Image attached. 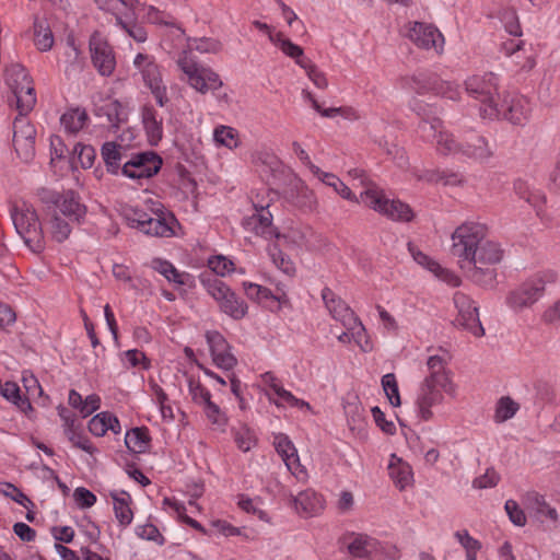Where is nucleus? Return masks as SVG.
Instances as JSON below:
<instances>
[{"instance_id": "obj_1", "label": "nucleus", "mask_w": 560, "mask_h": 560, "mask_svg": "<svg viewBox=\"0 0 560 560\" xmlns=\"http://www.w3.org/2000/svg\"><path fill=\"white\" fill-rule=\"evenodd\" d=\"M452 255L464 275L478 285L492 288L497 280L495 265L503 259L501 245L488 237V226L465 221L451 235Z\"/></svg>"}, {"instance_id": "obj_2", "label": "nucleus", "mask_w": 560, "mask_h": 560, "mask_svg": "<svg viewBox=\"0 0 560 560\" xmlns=\"http://www.w3.org/2000/svg\"><path fill=\"white\" fill-rule=\"evenodd\" d=\"M95 3L100 10L110 14L115 25L137 43H144L148 39L143 22L166 26L177 40H182L185 36L172 15L151 4L139 0H95Z\"/></svg>"}, {"instance_id": "obj_3", "label": "nucleus", "mask_w": 560, "mask_h": 560, "mask_svg": "<svg viewBox=\"0 0 560 560\" xmlns=\"http://www.w3.org/2000/svg\"><path fill=\"white\" fill-rule=\"evenodd\" d=\"M120 214L128 226L150 236L171 237L177 223L173 213L152 199L145 200L142 205H122Z\"/></svg>"}, {"instance_id": "obj_4", "label": "nucleus", "mask_w": 560, "mask_h": 560, "mask_svg": "<svg viewBox=\"0 0 560 560\" xmlns=\"http://www.w3.org/2000/svg\"><path fill=\"white\" fill-rule=\"evenodd\" d=\"M557 280L558 273L552 269L538 271L511 290L505 298V304L515 313L530 308L542 299L546 285L555 283Z\"/></svg>"}, {"instance_id": "obj_5", "label": "nucleus", "mask_w": 560, "mask_h": 560, "mask_svg": "<svg viewBox=\"0 0 560 560\" xmlns=\"http://www.w3.org/2000/svg\"><path fill=\"white\" fill-rule=\"evenodd\" d=\"M465 90L475 101L479 102L482 118L493 120L498 116L497 104L503 92L500 91V79L493 72L474 74L466 79Z\"/></svg>"}, {"instance_id": "obj_6", "label": "nucleus", "mask_w": 560, "mask_h": 560, "mask_svg": "<svg viewBox=\"0 0 560 560\" xmlns=\"http://www.w3.org/2000/svg\"><path fill=\"white\" fill-rule=\"evenodd\" d=\"M10 214L18 234L33 253L45 248V234L35 208L25 201L14 203Z\"/></svg>"}, {"instance_id": "obj_7", "label": "nucleus", "mask_w": 560, "mask_h": 560, "mask_svg": "<svg viewBox=\"0 0 560 560\" xmlns=\"http://www.w3.org/2000/svg\"><path fill=\"white\" fill-rule=\"evenodd\" d=\"M176 63L183 73L180 80L200 94L215 92L223 85L220 75L211 67L198 62L187 51L179 55Z\"/></svg>"}, {"instance_id": "obj_8", "label": "nucleus", "mask_w": 560, "mask_h": 560, "mask_svg": "<svg viewBox=\"0 0 560 560\" xmlns=\"http://www.w3.org/2000/svg\"><path fill=\"white\" fill-rule=\"evenodd\" d=\"M446 398L450 396L440 384L421 381L413 402L416 417L423 422L434 420L443 409Z\"/></svg>"}, {"instance_id": "obj_9", "label": "nucleus", "mask_w": 560, "mask_h": 560, "mask_svg": "<svg viewBox=\"0 0 560 560\" xmlns=\"http://www.w3.org/2000/svg\"><path fill=\"white\" fill-rule=\"evenodd\" d=\"M5 80L12 91L19 115H27L36 103L33 81L21 65H12L5 70Z\"/></svg>"}, {"instance_id": "obj_10", "label": "nucleus", "mask_w": 560, "mask_h": 560, "mask_svg": "<svg viewBox=\"0 0 560 560\" xmlns=\"http://www.w3.org/2000/svg\"><path fill=\"white\" fill-rule=\"evenodd\" d=\"M202 283L208 294L218 303L221 312L233 319H242L246 316L248 311L247 304L224 281L217 277H205L202 278Z\"/></svg>"}, {"instance_id": "obj_11", "label": "nucleus", "mask_w": 560, "mask_h": 560, "mask_svg": "<svg viewBox=\"0 0 560 560\" xmlns=\"http://www.w3.org/2000/svg\"><path fill=\"white\" fill-rule=\"evenodd\" d=\"M133 67L141 75L143 84L150 90L156 104L164 107L168 103L167 88L163 82L161 67L155 58L148 54L139 52L133 59Z\"/></svg>"}, {"instance_id": "obj_12", "label": "nucleus", "mask_w": 560, "mask_h": 560, "mask_svg": "<svg viewBox=\"0 0 560 560\" xmlns=\"http://www.w3.org/2000/svg\"><path fill=\"white\" fill-rule=\"evenodd\" d=\"M419 136L429 142H434L439 153L444 155H458L462 150V142H457L454 136L444 129L440 118L432 121L424 120L418 126Z\"/></svg>"}, {"instance_id": "obj_13", "label": "nucleus", "mask_w": 560, "mask_h": 560, "mask_svg": "<svg viewBox=\"0 0 560 560\" xmlns=\"http://www.w3.org/2000/svg\"><path fill=\"white\" fill-rule=\"evenodd\" d=\"M450 359L447 351L430 355L427 360L428 374L422 381L440 384L450 398L454 399L457 397L458 386L453 380L452 371L447 368Z\"/></svg>"}, {"instance_id": "obj_14", "label": "nucleus", "mask_w": 560, "mask_h": 560, "mask_svg": "<svg viewBox=\"0 0 560 560\" xmlns=\"http://www.w3.org/2000/svg\"><path fill=\"white\" fill-rule=\"evenodd\" d=\"M453 300L457 310V316L454 319L455 326L469 331L475 337L483 336L485 329L480 323L478 307L475 302L463 292H456Z\"/></svg>"}, {"instance_id": "obj_15", "label": "nucleus", "mask_w": 560, "mask_h": 560, "mask_svg": "<svg viewBox=\"0 0 560 560\" xmlns=\"http://www.w3.org/2000/svg\"><path fill=\"white\" fill-rule=\"evenodd\" d=\"M92 63L101 75H110L116 68V57L106 36L95 31L89 43Z\"/></svg>"}, {"instance_id": "obj_16", "label": "nucleus", "mask_w": 560, "mask_h": 560, "mask_svg": "<svg viewBox=\"0 0 560 560\" xmlns=\"http://www.w3.org/2000/svg\"><path fill=\"white\" fill-rule=\"evenodd\" d=\"M269 205H256V212L244 219V228L265 240L288 241L289 234L279 233L272 225V214L268 211Z\"/></svg>"}, {"instance_id": "obj_17", "label": "nucleus", "mask_w": 560, "mask_h": 560, "mask_svg": "<svg viewBox=\"0 0 560 560\" xmlns=\"http://www.w3.org/2000/svg\"><path fill=\"white\" fill-rule=\"evenodd\" d=\"M20 115L13 122V147L24 163H30L35 156L36 129L27 119Z\"/></svg>"}, {"instance_id": "obj_18", "label": "nucleus", "mask_w": 560, "mask_h": 560, "mask_svg": "<svg viewBox=\"0 0 560 560\" xmlns=\"http://www.w3.org/2000/svg\"><path fill=\"white\" fill-rule=\"evenodd\" d=\"M407 36L419 48L442 54L445 38L438 27L423 22L409 24Z\"/></svg>"}, {"instance_id": "obj_19", "label": "nucleus", "mask_w": 560, "mask_h": 560, "mask_svg": "<svg viewBox=\"0 0 560 560\" xmlns=\"http://www.w3.org/2000/svg\"><path fill=\"white\" fill-rule=\"evenodd\" d=\"M162 159L154 152L135 154L122 166V174L135 180L148 179L158 174Z\"/></svg>"}, {"instance_id": "obj_20", "label": "nucleus", "mask_w": 560, "mask_h": 560, "mask_svg": "<svg viewBox=\"0 0 560 560\" xmlns=\"http://www.w3.org/2000/svg\"><path fill=\"white\" fill-rule=\"evenodd\" d=\"M260 378L262 385L266 387V396L277 407L290 406L301 410H312L307 401L299 399L291 392L287 390L271 372L264 373Z\"/></svg>"}, {"instance_id": "obj_21", "label": "nucleus", "mask_w": 560, "mask_h": 560, "mask_svg": "<svg viewBox=\"0 0 560 560\" xmlns=\"http://www.w3.org/2000/svg\"><path fill=\"white\" fill-rule=\"evenodd\" d=\"M409 88L417 94L433 92L435 95L446 97L452 101L459 98V85L452 81H444L438 78L427 79L423 75L412 77L409 80Z\"/></svg>"}, {"instance_id": "obj_22", "label": "nucleus", "mask_w": 560, "mask_h": 560, "mask_svg": "<svg viewBox=\"0 0 560 560\" xmlns=\"http://www.w3.org/2000/svg\"><path fill=\"white\" fill-rule=\"evenodd\" d=\"M498 116L494 119H505L514 125H522L528 119L529 105L523 96L510 95L503 92L501 101L497 104Z\"/></svg>"}, {"instance_id": "obj_23", "label": "nucleus", "mask_w": 560, "mask_h": 560, "mask_svg": "<svg viewBox=\"0 0 560 560\" xmlns=\"http://www.w3.org/2000/svg\"><path fill=\"white\" fill-rule=\"evenodd\" d=\"M273 445L277 453L284 462L288 470L298 480H305L307 471L305 467L301 465L298 451L289 436L283 433L276 434L273 438Z\"/></svg>"}, {"instance_id": "obj_24", "label": "nucleus", "mask_w": 560, "mask_h": 560, "mask_svg": "<svg viewBox=\"0 0 560 560\" xmlns=\"http://www.w3.org/2000/svg\"><path fill=\"white\" fill-rule=\"evenodd\" d=\"M206 340L210 349L213 363L222 370H232L236 363V358L231 353L230 346L224 337L218 331H207Z\"/></svg>"}, {"instance_id": "obj_25", "label": "nucleus", "mask_w": 560, "mask_h": 560, "mask_svg": "<svg viewBox=\"0 0 560 560\" xmlns=\"http://www.w3.org/2000/svg\"><path fill=\"white\" fill-rule=\"evenodd\" d=\"M289 240L285 241H276L270 243L267 247L268 255L270 256L273 265L282 271L284 275L293 277L295 275V265L294 262L281 250L280 246L283 244H299L303 236L296 232H290Z\"/></svg>"}, {"instance_id": "obj_26", "label": "nucleus", "mask_w": 560, "mask_h": 560, "mask_svg": "<svg viewBox=\"0 0 560 560\" xmlns=\"http://www.w3.org/2000/svg\"><path fill=\"white\" fill-rule=\"evenodd\" d=\"M409 250L415 261L434 275L439 280L451 287H458L460 284V279L454 271L442 267L436 260L420 250H415L412 247H409Z\"/></svg>"}, {"instance_id": "obj_27", "label": "nucleus", "mask_w": 560, "mask_h": 560, "mask_svg": "<svg viewBox=\"0 0 560 560\" xmlns=\"http://www.w3.org/2000/svg\"><path fill=\"white\" fill-rule=\"evenodd\" d=\"M409 250L415 261L434 275L439 280L451 287H458L460 284V279L454 271L442 267L436 260L420 250H415L412 247H409Z\"/></svg>"}, {"instance_id": "obj_28", "label": "nucleus", "mask_w": 560, "mask_h": 560, "mask_svg": "<svg viewBox=\"0 0 560 560\" xmlns=\"http://www.w3.org/2000/svg\"><path fill=\"white\" fill-rule=\"evenodd\" d=\"M50 211H58L60 217L79 224L86 214V207L74 191L68 190L61 194L56 207Z\"/></svg>"}, {"instance_id": "obj_29", "label": "nucleus", "mask_w": 560, "mask_h": 560, "mask_svg": "<svg viewBox=\"0 0 560 560\" xmlns=\"http://www.w3.org/2000/svg\"><path fill=\"white\" fill-rule=\"evenodd\" d=\"M322 299L334 319L340 322L342 326L349 325L350 322L353 323V318L357 315L331 289L325 287L322 290Z\"/></svg>"}, {"instance_id": "obj_30", "label": "nucleus", "mask_w": 560, "mask_h": 560, "mask_svg": "<svg viewBox=\"0 0 560 560\" xmlns=\"http://www.w3.org/2000/svg\"><path fill=\"white\" fill-rule=\"evenodd\" d=\"M459 154L476 162L485 163L492 158L493 151L486 138L477 133H471L462 142Z\"/></svg>"}, {"instance_id": "obj_31", "label": "nucleus", "mask_w": 560, "mask_h": 560, "mask_svg": "<svg viewBox=\"0 0 560 560\" xmlns=\"http://www.w3.org/2000/svg\"><path fill=\"white\" fill-rule=\"evenodd\" d=\"M358 199V203H363L365 207L384 215L390 198L376 183L363 180V190Z\"/></svg>"}, {"instance_id": "obj_32", "label": "nucleus", "mask_w": 560, "mask_h": 560, "mask_svg": "<svg viewBox=\"0 0 560 560\" xmlns=\"http://www.w3.org/2000/svg\"><path fill=\"white\" fill-rule=\"evenodd\" d=\"M112 499L115 518L121 527L129 526L133 521L132 498L124 490H113L109 492Z\"/></svg>"}, {"instance_id": "obj_33", "label": "nucleus", "mask_w": 560, "mask_h": 560, "mask_svg": "<svg viewBox=\"0 0 560 560\" xmlns=\"http://www.w3.org/2000/svg\"><path fill=\"white\" fill-rule=\"evenodd\" d=\"M349 553L355 558H372L380 549V542L365 534H352L347 538Z\"/></svg>"}, {"instance_id": "obj_34", "label": "nucleus", "mask_w": 560, "mask_h": 560, "mask_svg": "<svg viewBox=\"0 0 560 560\" xmlns=\"http://www.w3.org/2000/svg\"><path fill=\"white\" fill-rule=\"evenodd\" d=\"M526 508L528 512L540 523L556 525L558 522V513L555 508L550 506L545 498L538 493H530L526 498Z\"/></svg>"}, {"instance_id": "obj_35", "label": "nucleus", "mask_w": 560, "mask_h": 560, "mask_svg": "<svg viewBox=\"0 0 560 560\" xmlns=\"http://www.w3.org/2000/svg\"><path fill=\"white\" fill-rule=\"evenodd\" d=\"M253 26L257 28L259 32L266 34L269 40L278 47L285 56L288 57H296L302 54V47L291 42L288 37L284 36L281 32H276L268 24L254 21Z\"/></svg>"}, {"instance_id": "obj_36", "label": "nucleus", "mask_w": 560, "mask_h": 560, "mask_svg": "<svg viewBox=\"0 0 560 560\" xmlns=\"http://www.w3.org/2000/svg\"><path fill=\"white\" fill-rule=\"evenodd\" d=\"M142 124L151 145H156L163 138V120L153 106L145 105L141 110Z\"/></svg>"}, {"instance_id": "obj_37", "label": "nucleus", "mask_w": 560, "mask_h": 560, "mask_svg": "<svg viewBox=\"0 0 560 560\" xmlns=\"http://www.w3.org/2000/svg\"><path fill=\"white\" fill-rule=\"evenodd\" d=\"M88 429L91 434L97 438L104 436L108 431L114 434H119L121 432V425L118 418L109 411H102L95 415L89 421Z\"/></svg>"}, {"instance_id": "obj_38", "label": "nucleus", "mask_w": 560, "mask_h": 560, "mask_svg": "<svg viewBox=\"0 0 560 560\" xmlns=\"http://www.w3.org/2000/svg\"><path fill=\"white\" fill-rule=\"evenodd\" d=\"M389 477L399 490H405L413 481L411 466L396 454H392L388 463Z\"/></svg>"}, {"instance_id": "obj_39", "label": "nucleus", "mask_w": 560, "mask_h": 560, "mask_svg": "<svg viewBox=\"0 0 560 560\" xmlns=\"http://www.w3.org/2000/svg\"><path fill=\"white\" fill-rule=\"evenodd\" d=\"M73 224H77L73 221L68 220L67 218L60 217L58 211H48L47 220H46V230L47 234L55 242L62 243L65 242L71 231Z\"/></svg>"}, {"instance_id": "obj_40", "label": "nucleus", "mask_w": 560, "mask_h": 560, "mask_svg": "<svg viewBox=\"0 0 560 560\" xmlns=\"http://www.w3.org/2000/svg\"><path fill=\"white\" fill-rule=\"evenodd\" d=\"M294 505L300 514L313 516L324 509V499L314 490L307 489L294 498Z\"/></svg>"}, {"instance_id": "obj_41", "label": "nucleus", "mask_w": 560, "mask_h": 560, "mask_svg": "<svg viewBox=\"0 0 560 560\" xmlns=\"http://www.w3.org/2000/svg\"><path fill=\"white\" fill-rule=\"evenodd\" d=\"M314 171L315 177L326 186L331 187L341 198L348 201L359 202L355 194L337 175L324 172L320 168H314Z\"/></svg>"}, {"instance_id": "obj_42", "label": "nucleus", "mask_w": 560, "mask_h": 560, "mask_svg": "<svg viewBox=\"0 0 560 560\" xmlns=\"http://www.w3.org/2000/svg\"><path fill=\"white\" fill-rule=\"evenodd\" d=\"M150 268L162 275L167 281L176 284L185 285L188 283L190 275L187 272L178 271L175 266L162 258H153L150 264Z\"/></svg>"}, {"instance_id": "obj_43", "label": "nucleus", "mask_w": 560, "mask_h": 560, "mask_svg": "<svg viewBox=\"0 0 560 560\" xmlns=\"http://www.w3.org/2000/svg\"><path fill=\"white\" fill-rule=\"evenodd\" d=\"M151 438L145 427L133 428L127 431L125 435V444L129 451L136 454L147 452L150 446Z\"/></svg>"}, {"instance_id": "obj_44", "label": "nucleus", "mask_w": 560, "mask_h": 560, "mask_svg": "<svg viewBox=\"0 0 560 560\" xmlns=\"http://www.w3.org/2000/svg\"><path fill=\"white\" fill-rule=\"evenodd\" d=\"M162 506H163V510L168 512L171 515L176 516L179 521L187 524L191 528H194L202 534L207 533L205 527L199 522H197L196 520L191 518L190 516H188L186 514L185 505L182 502L177 501L176 499L164 498V500L162 502Z\"/></svg>"}, {"instance_id": "obj_45", "label": "nucleus", "mask_w": 560, "mask_h": 560, "mask_svg": "<svg viewBox=\"0 0 560 560\" xmlns=\"http://www.w3.org/2000/svg\"><path fill=\"white\" fill-rule=\"evenodd\" d=\"M95 113L97 116H106L108 122L114 127H118L126 118L124 106L113 98H107L102 105L96 106Z\"/></svg>"}, {"instance_id": "obj_46", "label": "nucleus", "mask_w": 560, "mask_h": 560, "mask_svg": "<svg viewBox=\"0 0 560 560\" xmlns=\"http://www.w3.org/2000/svg\"><path fill=\"white\" fill-rule=\"evenodd\" d=\"M88 114L81 108H70L60 117V124L69 133L79 132L88 122Z\"/></svg>"}, {"instance_id": "obj_47", "label": "nucleus", "mask_w": 560, "mask_h": 560, "mask_svg": "<svg viewBox=\"0 0 560 560\" xmlns=\"http://www.w3.org/2000/svg\"><path fill=\"white\" fill-rule=\"evenodd\" d=\"M65 434L74 447L80 448L90 455H94L98 452L97 447L93 445L90 439L75 428L74 421L67 420Z\"/></svg>"}, {"instance_id": "obj_48", "label": "nucleus", "mask_w": 560, "mask_h": 560, "mask_svg": "<svg viewBox=\"0 0 560 560\" xmlns=\"http://www.w3.org/2000/svg\"><path fill=\"white\" fill-rule=\"evenodd\" d=\"M384 217L393 221L410 222L415 218V212L408 203L393 198L388 201Z\"/></svg>"}, {"instance_id": "obj_49", "label": "nucleus", "mask_w": 560, "mask_h": 560, "mask_svg": "<svg viewBox=\"0 0 560 560\" xmlns=\"http://www.w3.org/2000/svg\"><path fill=\"white\" fill-rule=\"evenodd\" d=\"M54 35L44 20L36 19L34 22V44L40 51H48L54 46Z\"/></svg>"}, {"instance_id": "obj_50", "label": "nucleus", "mask_w": 560, "mask_h": 560, "mask_svg": "<svg viewBox=\"0 0 560 560\" xmlns=\"http://www.w3.org/2000/svg\"><path fill=\"white\" fill-rule=\"evenodd\" d=\"M213 141L218 147L236 149L240 144L238 131L233 127L219 125L213 130Z\"/></svg>"}, {"instance_id": "obj_51", "label": "nucleus", "mask_w": 560, "mask_h": 560, "mask_svg": "<svg viewBox=\"0 0 560 560\" xmlns=\"http://www.w3.org/2000/svg\"><path fill=\"white\" fill-rule=\"evenodd\" d=\"M346 329L350 330L352 341L360 348L363 352H370L373 349V343L368 336L366 329L359 319L358 316L353 318V323L350 322L349 325L343 326Z\"/></svg>"}, {"instance_id": "obj_52", "label": "nucleus", "mask_w": 560, "mask_h": 560, "mask_svg": "<svg viewBox=\"0 0 560 560\" xmlns=\"http://www.w3.org/2000/svg\"><path fill=\"white\" fill-rule=\"evenodd\" d=\"M295 63L306 71L308 79L318 88L325 89L328 85V81L324 72L317 69L313 62L304 56V51L296 57H291Z\"/></svg>"}, {"instance_id": "obj_53", "label": "nucleus", "mask_w": 560, "mask_h": 560, "mask_svg": "<svg viewBox=\"0 0 560 560\" xmlns=\"http://www.w3.org/2000/svg\"><path fill=\"white\" fill-rule=\"evenodd\" d=\"M0 392L7 400L13 402L23 412L32 410L28 398L22 397L21 389L15 382H5L3 385L0 384Z\"/></svg>"}, {"instance_id": "obj_54", "label": "nucleus", "mask_w": 560, "mask_h": 560, "mask_svg": "<svg viewBox=\"0 0 560 560\" xmlns=\"http://www.w3.org/2000/svg\"><path fill=\"white\" fill-rule=\"evenodd\" d=\"M419 179L429 183L442 184L444 186H459L463 184L464 178L458 173H447L444 171H428L419 176Z\"/></svg>"}, {"instance_id": "obj_55", "label": "nucleus", "mask_w": 560, "mask_h": 560, "mask_svg": "<svg viewBox=\"0 0 560 560\" xmlns=\"http://www.w3.org/2000/svg\"><path fill=\"white\" fill-rule=\"evenodd\" d=\"M518 409V402L513 400L510 396H503L497 401L493 419L497 423H502L512 419Z\"/></svg>"}, {"instance_id": "obj_56", "label": "nucleus", "mask_w": 560, "mask_h": 560, "mask_svg": "<svg viewBox=\"0 0 560 560\" xmlns=\"http://www.w3.org/2000/svg\"><path fill=\"white\" fill-rule=\"evenodd\" d=\"M188 393L191 400L201 407L212 401L210 390L194 376L188 377Z\"/></svg>"}, {"instance_id": "obj_57", "label": "nucleus", "mask_w": 560, "mask_h": 560, "mask_svg": "<svg viewBox=\"0 0 560 560\" xmlns=\"http://www.w3.org/2000/svg\"><path fill=\"white\" fill-rule=\"evenodd\" d=\"M187 49L200 54H218L222 49V45L219 40L208 37L188 38Z\"/></svg>"}, {"instance_id": "obj_58", "label": "nucleus", "mask_w": 560, "mask_h": 560, "mask_svg": "<svg viewBox=\"0 0 560 560\" xmlns=\"http://www.w3.org/2000/svg\"><path fill=\"white\" fill-rule=\"evenodd\" d=\"M202 409L206 418L211 423L213 429L224 432L229 419L226 415L221 410V408L213 401H210L209 404L205 405Z\"/></svg>"}, {"instance_id": "obj_59", "label": "nucleus", "mask_w": 560, "mask_h": 560, "mask_svg": "<svg viewBox=\"0 0 560 560\" xmlns=\"http://www.w3.org/2000/svg\"><path fill=\"white\" fill-rule=\"evenodd\" d=\"M243 289L245 291L246 296L256 302H262L267 300H277L279 302L282 301L281 296L273 295V293L268 288H265L257 283L244 281Z\"/></svg>"}, {"instance_id": "obj_60", "label": "nucleus", "mask_w": 560, "mask_h": 560, "mask_svg": "<svg viewBox=\"0 0 560 560\" xmlns=\"http://www.w3.org/2000/svg\"><path fill=\"white\" fill-rule=\"evenodd\" d=\"M233 438L237 448L242 452L250 451L257 442L254 431L246 425L234 429Z\"/></svg>"}, {"instance_id": "obj_61", "label": "nucleus", "mask_w": 560, "mask_h": 560, "mask_svg": "<svg viewBox=\"0 0 560 560\" xmlns=\"http://www.w3.org/2000/svg\"><path fill=\"white\" fill-rule=\"evenodd\" d=\"M296 195L293 202L301 209L312 210L316 205V196L304 183H299L295 186Z\"/></svg>"}, {"instance_id": "obj_62", "label": "nucleus", "mask_w": 560, "mask_h": 560, "mask_svg": "<svg viewBox=\"0 0 560 560\" xmlns=\"http://www.w3.org/2000/svg\"><path fill=\"white\" fill-rule=\"evenodd\" d=\"M382 387L388 398L389 402L394 407H398L401 404L399 387L394 373H387L382 377Z\"/></svg>"}, {"instance_id": "obj_63", "label": "nucleus", "mask_w": 560, "mask_h": 560, "mask_svg": "<svg viewBox=\"0 0 560 560\" xmlns=\"http://www.w3.org/2000/svg\"><path fill=\"white\" fill-rule=\"evenodd\" d=\"M208 267L217 275L224 277L234 270V262L225 256H212L208 260Z\"/></svg>"}, {"instance_id": "obj_64", "label": "nucleus", "mask_w": 560, "mask_h": 560, "mask_svg": "<svg viewBox=\"0 0 560 560\" xmlns=\"http://www.w3.org/2000/svg\"><path fill=\"white\" fill-rule=\"evenodd\" d=\"M454 537L460 544L465 553L479 552L482 547L481 542L474 538L466 529L455 532Z\"/></svg>"}]
</instances>
